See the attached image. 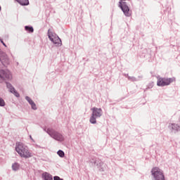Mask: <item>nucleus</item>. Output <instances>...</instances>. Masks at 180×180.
Listing matches in <instances>:
<instances>
[{"instance_id": "nucleus-1", "label": "nucleus", "mask_w": 180, "mask_h": 180, "mask_svg": "<svg viewBox=\"0 0 180 180\" xmlns=\"http://www.w3.org/2000/svg\"><path fill=\"white\" fill-rule=\"evenodd\" d=\"M15 151L21 158H32L34 155L33 152L29 150V147L22 142H17L15 143Z\"/></svg>"}, {"instance_id": "nucleus-2", "label": "nucleus", "mask_w": 180, "mask_h": 180, "mask_svg": "<svg viewBox=\"0 0 180 180\" xmlns=\"http://www.w3.org/2000/svg\"><path fill=\"white\" fill-rule=\"evenodd\" d=\"M89 164H91L93 167H97L100 172H105V170L106 169V165H105L102 160L96 158V157L92 156L89 160Z\"/></svg>"}, {"instance_id": "nucleus-3", "label": "nucleus", "mask_w": 180, "mask_h": 180, "mask_svg": "<svg viewBox=\"0 0 180 180\" xmlns=\"http://www.w3.org/2000/svg\"><path fill=\"white\" fill-rule=\"evenodd\" d=\"M91 110L92 113L91 116L90 117L89 122L90 123H91V124H96V119L102 117V115H103V111L102 110V108H98L96 107L91 108Z\"/></svg>"}, {"instance_id": "nucleus-4", "label": "nucleus", "mask_w": 180, "mask_h": 180, "mask_svg": "<svg viewBox=\"0 0 180 180\" xmlns=\"http://www.w3.org/2000/svg\"><path fill=\"white\" fill-rule=\"evenodd\" d=\"M150 174L153 180H165V176L164 175V171L159 167H153Z\"/></svg>"}, {"instance_id": "nucleus-5", "label": "nucleus", "mask_w": 180, "mask_h": 180, "mask_svg": "<svg viewBox=\"0 0 180 180\" xmlns=\"http://www.w3.org/2000/svg\"><path fill=\"white\" fill-rule=\"evenodd\" d=\"M47 134L54 140H56V141H64L65 140L64 136L53 128L47 129Z\"/></svg>"}, {"instance_id": "nucleus-6", "label": "nucleus", "mask_w": 180, "mask_h": 180, "mask_svg": "<svg viewBox=\"0 0 180 180\" xmlns=\"http://www.w3.org/2000/svg\"><path fill=\"white\" fill-rule=\"evenodd\" d=\"M48 37L51 43L56 44V46L60 47L63 45L61 39H60L58 35L50 30H48Z\"/></svg>"}, {"instance_id": "nucleus-7", "label": "nucleus", "mask_w": 180, "mask_h": 180, "mask_svg": "<svg viewBox=\"0 0 180 180\" xmlns=\"http://www.w3.org/2000/svg\"><path fill=\"white\" fill-rule=\"evenodd\" d=\"M175 81V77H158V86H168Z\"/></svg>"}, {"instance_id": "nucleus-8", "label": "nucleus", "mask_w": 180, "mask_h": 180, "mask_svg": "<svg viewBox=\"0 0 180 180\" xmlns=\"http://www.w3.org/2000/svg\"><path fill=\"white\" fill-rule=\"evenodd\" d=\"M124 1L126 0H120L118 6L122 11L124 16L130 18L131 16V11H130V8H129L127 3Z\"/></svg>"}, {"instance_id": "nucleus-9", "label": "nucleus", "mask_w": 180, "mask_h": 180, "mask_svg": "<svg viewBox=\"0 0 180 180\" xmlns=\"http://www.w3.org/2000/svg\"><path fill=\"white\" fill-rule=\"evenodd\" d=\"M12 79V74L8 70H0V83L4 81H11Z\"/></svg>"}, {"instance_id": "nucleus-10", "label": "nucleus", "mask_w": 180, "mask_h": 180, "mask_svg": "<svg viewBox=\"0 0 180 180\" xmlns=\"http://www.w3.org/2000/svg\"><path fill=\"white\" fill-rule=\"evenodd\" d=\"M0 61L3 64V65H9V58L8 55L0 49Z\"/></svg>"}, {"instance_id": "nucleus-11", "label": "nucleus", "mask_w": 180, "mask_h": 180, "mask_svg": "<svg viewBox=\"0 0 180 180\" xmlns=\"http://www.w3.org/2000/svg\"><path fill=\"white\" fill-rule=\"evenodd\" d=\"M168 128L172 131V133H178L180 131L179 124L171 123L169 124Z\"/></svg>"}, {"instance_id": "nucleus-12", "label": "nucleus", "mask_w": 180, "mask_h": 180, "mask_svg": "<svg viewBox=\"0 0 180 180\" xmlns=\"http://www.w3.org/2000/svg\"><path fill=\"white\" fill-rule=\"evenodd\" d=\"M41 176L44 180H53V175L47 172H44Z\"/></svg>"}, {"instance_id": "nucleus-13", "label": "nucleus", "mask_w": 180, "mask_h": 180, "mask_svg": "<svg viewBox=\"0 0 180 180\" xmlns=\"http://www.w3.org/2000/svg\"><path fill=\"white\" fill-rule=\"evenodd\" d=\"M12 169L13 171H19V169H20V164H19L18 162H14L13 165H12Z\"/></svg>"}, {"instance_id": "nucleus-14", "label": "nucleus", "mask_w": 180, "mask_h": 180, "mask_svg": "<svg viewBox=\"0 0 180 180\" xmlns=\"http://www.w3.org/2000/svg\"><path fill=\"white\" fill-rule=\"evenodd\" d=\"M20 4V5H22V6H27L29 5V0H15Z\"/></svg>"}, {"instance_id": "nucleus-15", "label": "nucleus", "mask_w": 180, "mask_h": 180, "mask_svg": "<svg viewBox=\"0 0 180 180\" xmlns=\"http://www.w3.org/2000/svg\"><path fill=\"white\" fill-rule=\"evenodd\" d=\"M25 30L28 32V33H33V32H34V29L30 25H26L25 27Z\"/></svg>"}, {"instance_id": "nucleus-16", "label": "nucleus", "mask_w": 180, "mask_h": 180, "mask_svg": "<svg viewBox=\"0 0 180 180\" xmlns=\"http://www.w3.org/2000/svg\"><path fill=\"white\" fill-rule=\"evenodd\" d=\"M6 86H7L8 89H9L10 92H12L13 91H15V87H13L12 84H11L8 82H6Z\"/></svg>"}, {"instance_id": "nucleus-17", "label": "nucleus", "mask_w": 180, "mask_h": 180, "mask_svg": "<svg viewBox=\"0 0 180 180\" xmlns=\"http://www.w3.org/2000/svg\"><path fill=\"white\" fill-rule=\"evenodd\" d=\"M58 155H59V157H60V158H64L65 153H64V151L59 150L57 152Z\"/></svg>"}, {"instance_id": "nucleus-18", "label": "nucleus", "mask_w": 180, "mask_h": 180, "mask_svg": "<svg viewBox=\"0 0 180 180\" xmlns=\"http://www.w3.org/2000/svg\"><path fill=\"white\" fill-rule=\"evenodd\" d=\"M11 94H13V95L16 97V98H20V94H19V92H18L16 91V89H14V90H13L11 92Z\"/></svg>"}, {"instance_id": "nucleus-19", "label": "nucleus", "mask_w": 180, "mask_h": 180, "mask_svg": "<svg viewBox=\"0 0 180 180\" xmlns=\"http://www.w3.org/2000/svg\"><path fill=\"white\" fill-rule=\"evenodd\" d=\"M128 80L129 81H131V82H136V81H139L137 78H136L135 77H128Z\"/></svg>"}, {"instance_id": "nucleus-20", "label": "nucleus", "mask_w": 180, "mask_h": 180, "mask_svg": "<svg viewBox=\"0 0 180 180\" xmlns=\"http://www.w3.org/2000/svg\"><path fill=\"white\" fill-rule=\"evenodd\" d=\"M25 100L28 102V103H30V105H32V103L34 102L33 100H32V98H30V97L27 96H25Z\"/></svg>"}, {"instance_id": "nucleus-21", "label": "nucleus", "mask_w": 180, "mask_h": 180, "mask_svg": "<svg viewBox=\"0 0 180 180\" xmlns=\"http://www.w3.org/2000/svg\"><path fill=\"white\" fill-rule=\"evenodd\" d=\"M5 105H6L5 100H4V98L0 97V107L4 108Z\"/></svg>"}, {"instance_id": "nucleus-22", "label": "nucleus", "mask_w": 180, "mask_h": 180, "mask_svg": "<svg viewBox=\"0 0 180 180\" xmlns=\"http://www.w3.org/2000/svg\"><path fill=\"white\" fill-rule=\"evenodd\" d=\"M154 86V82H150L147 85L146 89H151Z\"/></svg>"}, {"instance_id": "nucleus-23", "label": "nucleus", "mask_w": 180, "mask_h": 180, "mask_svg": "<svg viewBox=\"0 0 180 180\" xmlns=\"http://www.w3.org/2000/svg\"><path fill=\"white\" fill-rule=\"evenodd\" d=\"M31 108L33 109V110H37V107L36 106V103H34V101L31 103Z\"/></svg>"}, {"instance_id": "nucleus-24", "label": "nucleus", "mask_w": 180, "mask_h": 180, "mask_svg": "<svg viewBox=\"0 0 180 180\" xmlns=\"http://www.w3.org/2000/svg\"><path fill=\"white\" fill-rule=\"evenodd\" d=\"M0 41L3 44V46H4V47H6V44L5 42H4V40L1 38H0Z\"/></svg>"}, {"instance_id": "nucleus-25", "label": "nucleus", "mask_w": 180, "mask_h": 180, "mask_svg": "<svg viewBox=\"0 0 180 180\" xmlns=\"http://www.w3.org/2000/svg\"><path fill=\"white\" fill-rule=\"evenodd\" d=\"M122 75H124V77H125L126 78H128L129 79V74H126V73H123Z\"/></svg>"}, {"instance_id": "nucleus-26", "label": "nucleus", "mask_w": 180, "mask_h": 180, "mask_svg": "<svg viewBox=\"0 0 180 180\" xmlns=\"http://www.w3.org/2000/svg\"><path fill=\"white\" fill-rule=\"evenodd\" d=\"M35 148H40V146L37 145V144H35Z\"/></svg>"}, {"instance_id": "nucleus-27", "label": "nucleus", "mask_w": 180, "mask_h": 180, "mask_svg": "<svg viewBox=\"0 0 180 180\" xmlns=\"http://www.w3.org/2000/svg\"><path fill=\"white\" fill-rule=\"evenodd\" d=\"M44 131H46L47 133V129L46 127L43 128Z\"/></svg>"}, {"instance_id": "nucleus-28", "label": "nucleus", "mask_w": 180, "mask_h": 180, "mask_svg": "<svg viewBox=\"0 0 180 180\" xmlns=\"http://www.w3.org/2000/svg\"><path fill=\"white\" fill-rule=\"evenodd\" d=\"M30 139L32 141H34V140L33 139V138H32V136H30Z\"/></svg>"}, {"instance_id": "nucleus-29", "label": "nucleus", "mask_w": 180, "mask_h": 180, "mask_svg": "<svg viewBox=\"0 0 180 180\" xmlns=\"http://www.w3.org/2000/svg\"><path fill=\"white\" fill-rule=\"evenodd\" d=\"M1 6H0V12H1Z\"/></svg>"}]
</instances>
